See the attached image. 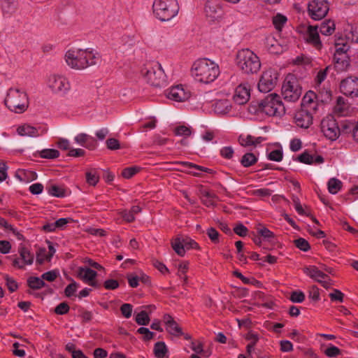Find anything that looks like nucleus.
Returning a JSON list of instances; mask_svg holds the SVG:
<instances>
[{"label": "nucleus", "mask_w": 358, "mask_h": 358, "mask_svg": "<svg viewBox=\"0 0 358 358\" xmlns=\"http://www.w3.org/2000/svg\"><path fill=\"white\" fill-rule=\"evenodd\" d=\"M238 68L246 74L257 73L261 68L259 57L248 48L238 51L236 57Z\"/></svg>", "instance_id": "nucleus-3"}, {"label": "nucleus", "mask_w": 358, "mask_h": 358, "mask_svg": "<svg viewBox=\"0 0 358 358\" xmlns=\"http://www.w3.org/2000/svg\"><path fill=\"white\" fill-rule=\"evenodd\" d=\"M302 143L299 138H294L291 140L289 143V148L292 152H297L301 148Z\"/></svg>", "instance_id": "nucleus-64"}, {"label": "nucleus", "mask_w": 358, "mask_h": 358, "mask_svg": "<svg viewBox=\"0 0 358 358\" xmlns=\"http://www.w3.org/2000/svg\"><path fill=\"white\" fill-rule=\"evenodd\" d=\"M278 80V73L273 69L264 71L258 83L257 87L259 92L266 93L271 91L275 86Z\"/></svg>", "instance_id": "nucleus-12"}, {"label": "nucleus", "mask_w": 358, "mask_h": 358, "mask_svg": "<svg viewBox=\"0 0 358 358\" xmlns=\"http://www.w3.org/2000/svg\"><path fill=\"white\" fill-rule=\"evenodd\" d=\"M11 250V244L8 241H0V252L3 255L8 254Z\"/></svg>", "instance_id": "nucleus-60"}, {"label": "nucleus", "mask_w": 358, "mask_h": 358, "mask_svg": "<svg viewBox=\"0 0 358 358\" xmlns=\"http://www.w3.org/2000/svg\"><path fill=\"white\" fill-rule=\"evenodd\" d=\"M166 94L168 99L177 102L185 101L190 96L189 91L185 89L181 85L171 87L167 90Z\"/></svg>", "instance_id": "nucleus-19"}, {"label": "nucleus", "mask_w": 358, "mask_h": 358, "mask_svg": "<svg viewBox=\"0 0 358 358\" xmlns=\"http://www.w3.org/2000/svg\"><path fill=\"white\" fill-rule=\"evenodd\" d=\"M350 45L344 40H338L335 44V52L334 55V61L336 69L339 71L345 70L350 63L349 57L347 54Z\"/></svg>", "instance_id": "nucleus-10"}, {"label": "nucleus", "mask_w": 358, "mask_h": 358, "mask_svg": "<svg viewBox=\"0 0 358 358\" xmlns=\"http://www.w3.org/2000/svg\"><path fill=\"white\" fill-rule=\"evenodd\" d=\"M97 275V273L95 271L88 268V267H80L78 271V276L80 279H81L84 282L87 283L91 286H96V282L95 281V278Z\"/></svg>", "instance_id": "nucleus-23"}, {"label": "nucleus", "mask_w": 358, "mask_h": 358, "mask_svg": "<svg viewBox=\"0 0 358 358\" xmlns=\"http://www.w3.org/2000/svg\"><path fill=\"white\" fill-rule=\"evenodd\" d=\"M135 320L139 325H147L150 322V317L146 311L142 310L136 314Z\"/></svg>", "instance_id": "nucleus-45"}, {"label": "nucleus", "mask_w": 358, "mask_h": 358, "mask_svg": "<svg viewBox=\"0 0 358 358\" xmlns=\"http://www.w3.org/2000/svg\"><path fill=\"white\" fill-rule=\"evenodd\" d=\"M58 275V271L52 270L42 274L41 278H43V280H45L49 282H52L56 279Z\"/></svg>", "instance_id": "nucleus-55"}, {"label": "nucleus", "mask_w": 358, "mask_h": 358, "mask_svg": "<svg viewBox=\"0 0 358 358\" xmlns=\"http://www.w3.org/2000/svg\"><path fill=\"white\" fill-rule=\"evenodd\" d=\"M27 283L29 287L33 289H39L45 285L42 278L34 276L29 277L27 279Z\"/></svg>", "instance_id": "nucleus-39"}, {"label": "nucleus", "mask_w": 358, "mask_h": 358, "mask_svg": "<svg viewBox=\"0 0 358 358\" xmlns=\"http://www.w3.org/2000/svg\"><path fill=\"white\" fill-rule=\"evenodd\" d=\"M51 259V257H49V254H48L45 248L39 249L36 253V262L39 264H42L45 261L50 262Z\"/></svg>", "instance_id": "nucleus-44"}, {"label": "nucleus", "mask_w": 358, "mask_h": 358, "mask_svg": "<svg viewBox=\"0 0 358 358\" xmlns=\"http://www.w3.org/2000/svg\"><path fill=\"white\" fill-rule=\"evenodd\" d=\"M267 157L271 161L280 162L283 157L282 148H277L268 152Z\"/></svg>", "instance_id": "nucleus-41"}, {"label": "nucleus", "mask_w": 358, "mask_h": 358, "mask_svg": "<svg viewBox=\"0 0 358 358\" xmlns=\"http://www.w3.org/2000/svg\"><path fill=\"white\" fill-rule=\"evenodd\" d=\"M260 110L268 116H281L285 113V108L280 96L271 93L268 94L259 103Z\"/></svg>", "instance_id": "nucleus-7"}, {"label": "nucleus", "mask_w": 358, "mask_h": 358, "mask_svg": "<svg viewBox=\"0 0 358 358\" xmlns=\"http://www.w3.org/2000/svg\"><path fill=\"white\" fill-rule=\"evenodd\" d=\"M303 271L308 276L320 282L324 288L328 289L331 287L330 278L315 266L306 267Z\"/></svg>", "instance_id": "nucleus-16"}, {"label": "nucleus", "mask_w": 358, "mask_h": 358, "mask_svg": "<svg viewBox=\"0 0 358 358\" xmlns=\"http://www.w3.org/2000/svg\"><path fill=\"white\" fill-rule=\"evenodd\" d=\"M18 252L20 259L15 258L13 261V265L17 268H24L26 265H31L34 262V255L27 248L21 246L19 248Z\"/></svg>", "instance_id": "nucleus-18"}, {"label": "nucleus", "mask_w": 358, "mask_h": 358, "mask_svg": "<svg viewBox=\"0 0 358 358\" xmlns=\"http://www.w3.org/2000/svg\"><path fill=\"white\" fill-rule=\"evenodd\" d=\"M142 73L145 80L152 86L161 87L166 84V76L159 63L147 65Z\"/></svg>", "instance_id": "nucleus-8"}, {"label": "nucleus", "mask_w": 358, "mask_h": 358, "mask_svg": "<svg viewBox=\"0 0 358 358\" xmlns=\"http://www.w3.org/2000/svg\"><path fill=\"white\" fill-rule=\"evenodd\" d=\"M48 193L49 195L56 197H63L65 195L64 189L57 185L49 187L48 188Z\"/></svg>", "instance_id": "nucleus-47"}, {"label": "nucleus", "mask_w": 358, "mask_h": 358, "mask_svg": "<svg viewBox=\"0 0 358 358\" xmlns=\"http://www.w3.org/2000/svg\"><path fill=\"white\" fill-rule=\"evenodd\" d=\"M315 99L316 95L313 92L309 91L307 92L303 98L302 108L309 110H315L317 106V103L315 101Z\"/></svg>", "instance_id": "nucleus-32"}, {"label": "nucleus", "mask_w": 358, "mask_h": 358, "mask_svg": "<svg viewBox=\"0 0 358 358\" xmlns=\"http://www.w3.org/2000/svg\"><path fill=\"white\" fill-rule=\"evenodd\" d=\"M168 352L166 345L164 342H157L154 347V353L157 358H164Z\"/></svg>", "instance_id": "nucleus-40"}, {"label": "nucleus", "mask_w": 358, "mask_h": 358, "mask_svg": "<svg viewBox=\"0 0 358 358\" xmlns=\"http://www.w3.org/2000/svg\"><path fill=\"white\" fill-rule=\"evenodd\" d=\"M336 25L333 20L324 21L320 27V32L324 36H330L335 31Z\"/></svg>", "instance_id": "nucleus-33"}, {"label": "nucleus", "mask_w": 358, "mask_h": 358, "mask_svg": "<svg viewBox=\"0 0 358 358\" xmlns=\"http://www.w3.org/2000/svg\"><path fill=\"white\" fill-rule=\"evenodd\" d=\"M257 233L267 241H271L275 235L273 232L270 231L265 227L259 226L257 228Z\"/></svg>", "instance_id": "nucleus-42"}, {"label": "nucleus", "mask_w": 358, "mask_h": 358, "mask_svg": "<svg viewBox=\"0 0 358 358\" xmlns=\"http://www.w3.org/2000/svg\"><path fill=\"white\" fill-rule=\"evenodd\" d=\"M189 268V263L187 262H182L178 264V275L184 281L187 280V276L185 275Z\"/></svg>", "instance_id": "nucleus-48"}, {"label": "nucleus", "mask_w": 358, "mask_h": 358, "mask_svg": "<svg viewBox=\"0 0 358 358\" xmlns=\"http://www.w3.org/2000/svg\"><path fill=\"white\" fill-rule=\"evenodd\" d=\"M164 322L166 325V329L170 334L175 336H180L182 335V329L171 316L169 315H165L164 317Z\"/></svg>", "instance_id": "nucleus-27"}, {"label": "nucleus", "mask_w": 358, "mask_h": 358, "mask_svg": "<svg viewBox=\"0 0 358 358\" xmlns=\"http://www.w3.org/2000/svg\"><path fill=\"white\" fill-rule=\"evenodd\" d=\"M220 153L223 158L230 159L234 156V150L231 146H224L221 148Z\"/></svg>", "instance_id": "nucleus-52"}, {"label": "nucleus", "mask_w": 358, "mask_h": 358, "mask_svg": "<svg viewBox=\"0 0 358 358\" xmlns=\"http://www.w3.org/2000/svg\"><path fill=\"white\" fill-rule=\"evenodd\" d=\"M294 122L299 127L307 129L313 123V115L309 110L301 108L296 113Z\"/></svg>", "instance_id": "nucleus-22"}, {"label": "nucleus", "mask_w": 358, "mask_h": 358, "mask_svg": "<svg viewBox=\"0 0 358 358\" xmlns=\"http://www.w3.org/2000/svg\"><path fill=\"white\" fill-rule=\"evenodd\" d=\"M307 41L315 48H320L322 45L317 26H309L307 30Z\"/></svg>", "instance_id": "nucleus-29"}, {"label": "nucleus", "mask_w": 358, "mask_h": 358, "mask_svg": "<svg viewBox=\"0 0 358 358\" xmlns=\"http://www.w3.org/2000/svg\"><path fill=\"white\" fill-rule=\"evenodd\" d=\"M191 73L196 81L208 84L217 79L220 75V68L215 62L203 58L193 63Z\"/></svg>", "instance_id": "nucleus-2"}, {"label": "nucleus", "mask_w": 358, "mask_h": 358, "mask_svg": "<svg viewBox=\"0 0 358 358\" xmlns=\"http://www.w3.org/2000/svg\"><path fill=\"white\" fill-rule=\"evenodd\" d=\"M321 129L326 138L336 141L340 136V129L332 116H327L321 122Z\"/></svg>", "instance_id": "nucleus-13"}, {"label": "nucleus", "mask_w": 358, "mask_h": 358, "mask_svg": "<svg viewBox=\"0 0 358 358\" xmlns=\"http://www.w3.org/2000/svg\"><path fill=\"white\" fill-rule=\"evenodd\" d=\"M289 299L293 303H301L305 299V294L299 290L294 291L291 293Z\"/></svg>", "instance_id": "nucleus-51"}, {"label": "nucleus", "mask_w": 358, "mask_h": 358, "mask_svg": "<svg viewBox=\"0 0 358 358\" xmlns=\"http://www.w3.org/2000/svg\"><path fill=\"white\" fill-rule=\"evenodd\" d=\"M349 104L342 96H338L334 106L333 113L337 116H346L349 113Z\"/></svg>", "instance_id": "nucleus-28"}, {"label": "nucleus", "mask_w": 358, "mask_h": 358, "mask_svg": "<svg viewBox=\"0 0 358 358\" xmlns=\"http://www.w3.org/2000/svg\"><path fill=\"white\" fill-rule=\"evenodd\" d=\"M7 108L15 113L24 112L28 107V98L26 92L17 88H10L5 99Z\"/></svg>", "instance_id": "nucleus-6"}, {"label": "nucleus", "mask_w": 358, "mask_h": 358, "mask_svg": "<svg viewBox=\"0 0 358 358\" xmlns=\"http://www.w3.org/2000/svg\"><path fill=\"white\" fill-rule=\"evenodd\" d=\"M78 287V285L75 281H73V282H71V284L67 285V287L65 288V290H64L65 295L68 297H70V296L74 295Z\"/></svg>", "instance_id": "nucleus-57"}, {"label": "nucleus", "mask_w": 358, "mask_h": 358, "mask_svg": "<svg viewBox=\"0 0 358 358\" xmlns=\"http://www.w3.org/2000/svg\"><path fill=\"white\" fill-rule=\"evenodd\" d=\"M175 134L177 136L187 137L191 135L192 131L190 127L181 125L175 129Z\"/></svg>", "instance_id": "nucleus-49"}, {"label": "nucleus", "mask_w": 358, "mask_h": 358, "mask_svg": "<svg viewBox=\"0 0 358 358\" xmlns=\"http://www.w3.org/2000/svg\"><path fill=\"white\" fill-rule=\"evenodd\" d=\"M327 187L329 193L336 194L341 189L342 182L336 178H331L327 182Z\"/></svg>", "instance_id": "nucleus-36"}, {"label": "nucleus", "mask_w": 358, "mask_h": 358, "mask_svg": "<svg viewBox=\"0 0 358 358\" xmlns=\"http://www.w3.org/2000/svg\"><path fill=\"white\" fill-rule=\"evenodd\" d=\"M329 10V3L327 0H311L308 3V15L313 20L323 19Z\"/></svg>", "instance_id": "nucleus-11"}, {"label": "nucleus", "mask_w": 358, "mask_h": 358, "mask_svg": "<svg viewBox=\"0 0 358 358\" xmlns=\"http://www.w3.org/2000/svg\"><path fill=\"white\" fill-rule=\"evenodd\" d=\"M273 24L278 31H281L287 22V17L281 14L277 13L273 17Z\"/></svg>", "instance_id": "nucleus-35"}, {"label": "nucleus", "mask_w": 358, "mask_h": 358, "mask_svg": "<svg viewBox=\"0 0 358 358\" xmlns=\"http://www.w3.org/2000/svg\"><path fill=\"white\" fill-rule=\"evenodd\" d=\"M46 86L50 92L55 95L64 96L71 90V83L69 78L63 73H53L46 79Z\"/></svg>", "instance_id": "nucleus-4"}, {"label": "nucleus", "mask_w": 358, "mask_h": 358, "mask_svg": "<svg viewBox=\"0 0 358 358\" xmlns=\"http://www.w3.org/2000/svg\"><path fill=\"white\" fill-rule=\"evenodd\" d=\"M86 181L88 185L95 186L99 181V173L96 169H92L86 172Z\"/></svg>", "instance_id": "nucleus-34"}, {"label": "nucleus", "mask_w": 358, "mask_h": 358, "mask_svg": "<svg viewBox=\"0 0 358 358\" xmlns=\"http://www.w3.org/2000/svg\"><path fill=\"white\" fill-rule=\"evenodd\" d=\"M281 91L283 98L289 101L294 102L301 95V87L299 86L296 78L292 74L286 76Z\"/></svg>", "instance_id": "nucleus-9"}, {"label": "nucleus", "mask_w": 358, "mask_h": 358, "mask_svg": "<svg viewBox=\"0 0 358 358\" xmlns=\"http://www.w3.org/2000/svg\"><path fill=\"white\" fill-rule=\"evenodd\" d=\"M153 13L161 21H169L175 17L179 11L178 0H155Z\"/></svg>", "instance_id": "nucleus-5"}, {"label": "nucleus", "mask_w": 358, "mask_h": 358, "mask_svg": "<svg viewBox=\"0 0 358 358\" xmlns=\"http://www.w3.org/2000/svg\"><path fill=\"white\" fill-rule=\"evenodd\" d=\"M120 311L125 318H129L132 315L133 306L130 303H124L120 307Z\"/></svg>", "instance_id": "nucleus-53"}, {"label": "nucleus", "mask_w": 358, "mask_h": 358, "mask_svg": "<svg viewBox=\"0 0 358 358\" xmlns=\"http://www.w3.org/2000/svg\"><path fill=\"white\" fill-rule=\"evenodd\" d=\"M265 140L264 137H255L250 134H242L238 138L239 143L244 147H257Z\"/></svg>", "instance_id": "nucleus-26"}, {"label": "nucleus", "mask_w": 358, "mask_h": 358, "mask_svg": "<svg viewBox=\"0 0 358 358\" xmlns=\"http://www.w3.org/2000/svg\"><path fill=\"white\" fill-rule=\"evenodd\" d=\"M299 162L306 164H322L324 162V159L320 155H310L307 152H303L298 157Z\"/></svg>", "instance_id": "nucleus-30"}, {"label": "nucleus", "mask_w": 358, "mask_h": 358, "mask_svg": "<svg viewBox=\"0 0 358 358\" xmlns=\"http://www.w3.org/2000/svg\"><path fill=\"white\" fill-rule=\"evenodd\" d=\"M184 164L189 169V173L194 176H199L200 171H208V170L207 168L197 166L189 162H185Z\"/></svg>", "instance_id": "nucleus-46"}, {"label": "nucleus", "mask_w": 358, "mask_h": 358, "mask_svg": "<svg viewBox=\"0 0 358 358\" xmlns=\"http://www.w3.org/2000/svg\"><path fill=\"white\" fill-rule=\"evenodd\" d=\"M171 246L178 255L182 257L186 250L197 248L198 244L190 238L178 237L172 241Z\"/></svg>", "instance_id": "nucleus-15"}, {"label": "nucleus", "mask_w": 358, "mask_h": 358, "mask_svg": "<svg viewBox=\"0 0 358 358\" xmlns=\"http://www.w3.org/2000/svg\"><path fill=\"white\" fill-rule=\"evenodd\" d=\"M137 331L143 336V339L145 341H150L154 336V333L145 327H140Z\"/></svg>", "instance_id": "nucleus-58"}, {"label": "nucleus", "mask_w": 358, "mask_h": 358, "mask_svg": "<svg viewBox=\"0 0 358 358\" xmlns=\"http://www.w3.org/2000/svg\"><path fill=\"white\" fill-rule=\"evenodd\" d=\"M139 169L140 168L137 166L128 167L122 171V175L125 178H130L134 176Z\"/></svg>", "instance_id": "nucleus-54"}, {"label": "nucleus", "mask_w": 358, "mask_h": 358, "mask_svg": "<svg viewBox=\"0 0 358 358\" xmlns=\"http://www.w3.org/2000/svg\"><path fill=\"white\" fill-rule=\"evenodd\" d=\"M15 177L20 182L28 183L37 178V175L35 172L30 170H18L15 173Z\"/></svg>", "instance_id": "nucleus-31"}, {"label": "nucleus", "mask_w": 358, "mask_h": 358, "mask_svg": "<svg viewBox=\"0 0 358 358\" xmlns=\"http://www.w3.org/2000/svg\"><path fill=\"white\" fill-rule=\"evenodd\" d=\"M106 146L110 150H117L120 148L119 141L113 138H108L106 142Z\"/></svg>", "instance_id": "nucleus-63"}, {"label": "nucleus", "mask_w": 358, "mask_h": 358, "mask_svg": "<svg viewBox=\"0 0 358 358\" xmlns=\"http://www.w3.org/2000/svg\"><path fill=\"white\" fill-rule=\"evenodd\" d=\"M74 141L77 144H78L81 146L87 148V143L89 142L94 141V139L92 136H91L87 134L80 133L75 136Z\"/></svg>", "instance_id": "nucleus-37"}, {"label": "nucleus", "mask_w": 358, "mask_h": 358, "mask_svg": "<svg viewBox=\"0 0 358 358\" xmlns=\"http://www.w3.org/2000/svg\"><path fill=\"white\" fill-rule=\"evenodd\" d=\"M340 91L350 98L358 97V78L352 76L343 79L340 83Z\"/></svg>", "instance_id": "nucleus-14"}, {"label": "nucleus", "mask_w": 358, "mask_h": 358, "mask_svg": "<svg viewBox=\"0 0 358 358\" xmlns=\"http://www.w3.org/2000/svg\"><path fill=\"white\" fill-rule=\"evenodd\" d=\"M234 231L239 236L244 237L247 235L248 229L243 224L240 223L234 228Z\"/></svg>", "instance_id": "nucleus-61"}, {"label": "nucleus", "mask_w": 358, "mask_h": 358, "mask_svg": "<svg viewBox=\"0 0 358 358\" xmlns=\"http://www.w3.org/2000/svg\"><path fill=\"white\" fill-rule=\"evenodd\" d=\"M295 245L298 248L304 252H306L310 249V245L308 242L302 238L296 239L295 241Z\"/></svg>", "instance_id": "nucleus-56"}, {"label": "nucleus", "mask_w": 358, "mask_h": 358, "mask_svg": "<svg viewBox=\"0 0 358 358\" xmlns=\"http://www.w3.org/2000/svg\"><path fill=\"white\" fill-rule=\"evenodd\" d=\"M264 45L268 51L272 54H280L284 50V47L272 34L265 37Z\"/></svg>", "instance_id": "nucleus-25"}, {"label": "nucleus", "mask_w": 358, "mask_h": 358, "mask_svg": "<svg viewBox=\"0 0 358 358\" xmlns=\"http://www.w3.org/2000/svg\"><path fill=\"white\" fill-rule=\"evenodd\" d=\"M59 156V152L56 149H43L40 152V157L45 159H55Z\"/></svg>", "instance_id": "nucleus-43"}, {"label": "nucleus", "mask_w": 358, "mask_h": 358, "mask_svg": "<svg viewBox=\"0 0 358 358\" xmlns=\"http://www.w3.org/2000/svg\"><path fill=\"white\" fill-rule=\"evenodd\" d=\"M64 60L71 69L80 71L96 64L99 55L92 48H71L66 52Z\"/></svg>", "instance_id": "nucleus-1"}, {"label": "nucleus", "mask_w": 358, "mask_h": 358, "mask_svg": "<svg viewBox=\"0 0 358 358\" xmlns=\"http://www.w3.org/2000/svg\"><path fill=\"white\" fill-rule=\"evenodd\" d=\"M250 97V88L247 83L240 84L234 94V101L238 105L246 103Z\"/></svg>", "instance_id": "nucleus-21"}, {"label": "nucleus", "mask_w": 358, "mask_h": 358, "mask_svg": "<svg viewBox=\"0 0 358 358\" xmlns=\"http://www.w3.org/2000/svg\"><path fill=\"white\" fill-rule=\"evenodd\" d=\"M257 161V157L252 152L245 153L241 159V164L244 167H249Z\"/></svg>", "instance_id": "nucleus-38"}, {"label": "nucleus", "mask_w": 358, "mask_h": 358, "mask_svg": "<svg viewBox=\"0 0 358 358\" xmlns=\"http://www.w3.org/2000/svg\"><path fill=\"white\" fill-rule=\"evenodd\" d=\"M324 354L330 358L336 357L341 354V350L331 344L324 350Z\"/></svg>", "instance_id": "nucleus-50"}, {"label": "nucleus", "mask_w": 358, "mask_h": 358, "mask_svg": "<svg viewBox=\"0 0 358 358\" xmlns=\"http://www.w3.org/2000/svg\"><path fill=\"white\" fill-rule=\"evenodd\" d=\"M205 13L207 18L210 21L219 20L223 15L222 6L215 1H209L206 3Z\"/></svg>", "instance_id": "nucleus-20"}, {"label": "nucleus", "mask_w": 358, "mask_h": 358, "mask_svg": "<svg viewBox=\"0 0 358 358\" xmlns=\"http://www.w3.org/2000/svg\"><path fill=\"white\" fill-rule=\"evenodd\" d=\"M211 107L215 113L224 115L231 111V103L227 99H216L213 101Z\"/></svg>", "instance_id": "nucleus-24"}, {"label": "nucleus", "mask_w": 358, "mask_h": 358, "mask_svg": "<svg viewBox=\"0 0 358 358\" xmlns=\"http://www.w3.org/2000/svg\"><path fill=\"white\" fill-rule=\"evenodd\" d=\"M69 310V306L66 303H61L56 306L55 312L58 315H64Z\"/></svg>", "instance_id": "nucleus-59"}, {"label": "nucleus", "mask_w": 358, "mask_h": 358, "mask_svg": "<svg viewBox=\"0 0 358 358\" xmlns=\"http://www.w3.org/2000/svg\"><path fill=\"white\" fill-rule=\"evenodd\" d=\"M5 280L6 282V285L8 287V289H9L10 292H13L17 289V287H18L17 284L14 280V279L8 277V275H6Z\"/></svg>", "instance_id": "nucleus-62"}, {"label": "nucleus", "mask_w": 358, "mask_h": 358, "mask_svg": "<svg viewBox=\"0 0 358 358\" xmlns=\"http://www.w3.org/2000/svg\"><path fill=\"white\" fill-rule=\"evenodd\" d=\"M48 128L46 127L39 126L33 127L28 124L20 125L17 129V133L21 136H27L31 138L38 137L46 134Z\"/></svg>", "instance_id": "nucleus-17"}]
</instances>
